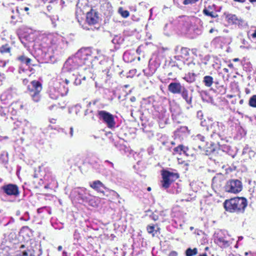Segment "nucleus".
Returning a JSON list of instances; mask_svg holds the SVG:
<instances>
[{"label":"nucleus","mask_w":256,"mask_h":256,"mask_svg":"<svg viewBox=\"0 0 256 256\" xmlns=\"http://www.w3.org/2000/svg\"><path fill=\"white\" fill-rule=\"evenodd\" d=\"M247 204L246 199L243 197L227 200L224 203L226 210L230 212H243Z\"/></svg>","instance_id":"1"},{"label":"nucleus","mask_w":256,"mask_h":256,"mask_svg":"<svg viewBox=\"0 0 256 256\" xmlns=\"http://www.w3.org/2000/svg\"><path fill=\"white\" fill-rule=\"evenodd\" d=\"M28 88L33 100L35 102H39L40 98V93L42 90L40 83L38 81H32L31 86H28Z\"/></svg>","instance_id":"2"},{"label":"nucleus","mask_w":256,"mask_h":256,"mask_svg":"<svg viewBox=\"0 0 256 256\" xmlns=\"http://www.w3.org/2000/svg\"><path fill=\"white\" fill-rule=\"evenodd\" d=\"M84 64V61L77 55L69 58L64 63V67L68 70H72Z\"/></svg>","instance_id":"3"},{"label":"nucleus","mask_w":256,"mask_h":256,"mask_svg":"<svg viewBox=\"0 0 256 256\" xmlns=\"http://www.w3.org/2000/svg\"><path fill=\"white\" fill-rule=\"evenodd\" d=\"M162 186L164 188L166 189L169 188L172 182L178 178V175L168 171H164L162 173Z\"/></svg>","instance_id":"4"},{"label":"nucleus","mask_w":256,"mask_h":256,"mask_svg":"<svg viewBox=\"0 0 256 256\" xmlns=\"http://www.w3.org/2000/svg\"><path fill=\"white\" fill-rule=\"evenodd\" d=\"M224 189L225 190L228 192L234 194L238 193L242 190V182L238 180H228L224 186Z\"/></svg>","instance_id":"5"},{"label":"nucleus","mask_w":256,"mask_h":256,"mask_svg":"<svg viewBox=\"0 0 256 256\" xmlns=\"http://www.w3.org/2000/svg\"><path fill=\"white\" fill-rule=\"evenodd\" d=\"M100 118L106 122L109 128H112L114 126L115 122L113 116L110 113L104 110H100L98 112Z\"/></svg>","instance_id":"6"},{"label":"nucleus","mask_w":256,"mask_h":256,"mask_svg":"<svg viewBox=\"0 0 256 256\" xmlns=\"http://www.w3.org/2000/svg\"><path fill=\"white\" fill-rule=\"evenodd\" d=\"M215 242L220 246L228 247L230 242L226 240L224 232L220 230L214 234Z\"/></svg>","instance_id":"7"},{"label":"nucleus","mask_w":256,"mask_h":256,"mask_svg":"<svg viewBox=\"0 0 256 256\" xmlns=\"http://www.w3.org/2000/svg\"><path fill=\"white\" fill-rule=\"evenodd\" d=\"M2 189L8 195L18 196L19 194L18 187L13 184H8L2 187Z\"/></svg>","instance_id":"8"},{"label":"nucleus","mask_w":256,"mask_h":256,"mask_svg":"<svg viewBox=\"0 0 256 256\" xmlns=\"http://www.w3.org/2000/svg\"><path fill=\"white\" fill-rule=\"evenodd\" d=\"M224 126L219 122H214L211 125L210 128L214 134H218L219 136L224 130Z\"/></svg>","instance_id":"9"},{"label":"nucleus","mask_w":256,"mask_h":256,"mask_svg":"<svg viewBox=\"0 0 256 256\" xmlns=\"http://www.w3.org/2000/svg\"><path fill=\"white\" fill-rule=\"evenodd\" d=\"M184 88L180 83L172 82L168 85V90L172 94H180Z\"/></svg>","instance_id":"10"},{"label":"nucleus","mask_w":256,"mask_h":256,"mask_svg":"<svg viewBox=\"0 0 256 256\" xmlns=\"http://www.w3.org/2000/svg\"><path fill=\"white\" fill-rule=\"evenodd\" d=\"M86 21L90 25L96 24L98 22V16L95 12H90L86 14Z\"/></svg>","instance_id":"11"},{"label":"nucleus","mask_w":256,"mask_h":256,"mask_svg":"<svg viewBox=\"0 0 256 256\" xmlns=\"http://www.w3.org/2000/svg\"><path fill=\"white\" fill-rule=\"evenodd\" d=\"M90 186L93 189L96 190L98 192H102L104 194V192L102 190V188L106 189L104 184L100 180H96L93 182Z\"/></svg>","instance_id":"12"},{"label":"nucleus","mask_w":256,"mask_h":256,"mask_svg":"<svg viewBox=\"0 0 256 256\" xmlns=\"http://www.w3.org/2000/svg\"><path fill=\"white\" fill-rule=\"evenodd\" d=\"M180 94H181L182 96L188 104H192V96H189L188 90L185 88L182 89Z\"/></svg>","instance_id":"13"},{"label":"nucleus","mask_w":256,"mask_h":256,"mask_svg":"<svg viewBox=\"0 0 256 256\" xmlns=\"http://www.w3.org/2000/svg\"><path fill=\"white\" fill-rule=\"evenodd\" d=\"M188 150V148L187 147H185L182 145H179L178 146L174 148V154H181L182 152L186 154Z\"/></svg>","instance_id":"14"},{"label":"nucleus","mask_w":256,"mask_h":256,"mask_svg":"<svg viewBox=\"0 0 256 256\" xmlns=\"http://www.w3.org/2000/svg\"><path fill=\"white\" fill-rule=\"evenodd\" d=\"M204 137L200 134H198L194 138V142L198 144V146L199 148L201 149L202 145L198 144V142L200 141L201 142H204Z\"/></svg>","instance_id":"15"},{"label":"nucleus","mask_w":256,"mask_h":256,"mask_svg":"<svg viewBox=\"0 0 256 256\" xmlns=\"http://www.w3.org/2000/svg\"><path fill=\"white\" fill-rule=\"evenodd\" d=\"M206 86L210 87L213 84V78L208 76H205L203 80Z\"/></svg>","instance_id":"16"},{"label":"nucleus","mask_w":256,"mask_h":256,"mask_svg":"<svg viewBox=\"0 0 256 256\" xmlns=\"http://www.w3.org/2000/svg\"><path fill=\"white\" fill-rule=\"evenodd\" d=\"M197 253L198 250L196 248H194V249L188 248L186 252V256H193L196 254Z\"/></svg>","instance_id":"17"},{"label":"nucleus","mask_w":256,"mask_h":256,"mask_svg":"<svg viewBox=\"0 0 256 256\" xmlns=\"http://www.w3.org/2000/svg\"><path fill=\"white\" fill-rule=\"evenodd\" d=\"M226 18L229 21L232 22V23L236 24L238 21V17L234 14H228L226 16Z\"/></svg>","instance_id":"18"},{"label":"nucleus","mask_w":256,"mask_h":256,"mask_svg":"<svg viewBox=\"0 0 256 256\" xmlns=\"http://www.w3.org/2000/svg\"><path fill=\"white\" fill-rule=\"evenodd\" d=\"M48 38L50 39V44L52 45H55L58 42V36H54L50 35L49 36Z\"/></svg>","instance_id":"19"},{"label":"nucleus","mask_w":256,"mask_h":256,"mask_svg":"<svg viewBox=\"0 0 256 256\" xmlns=\"http://www.w3.org/2000/svg\"><path fill=\"white\" fill-rule=\"evenodd\" d=\"M118 12L121 14V16L124 18L128 17L130 15L129 12L126 10H124L122 8H119Z\"/></svg>","instance_id":"20"},{"label":"nucleus","mask_w":256,"mask_h":256,"mask_svg":"<svg viewBox=\"0 0 256 256\" xmlns=\"http://www.w3.org/2000/svg\"><path fill=\"white\" fill-rule=\"evenodd\" d=\"M249 104L252 107L256 108V95H254L250 98L249 100Z\"/></svg>","instance_id":"21"},{"label":"nucleus","mask_w":256,"mask_h":256,"mask_svg":"<svg viewBox=\"0 0 256 256\" xmlns=\"http://www.w3.org/2000/svg\"><path fill=\"white\" fill-rule=\"evenodd\" d=\"M10 48L7 44L2 46L0 48V52L2 53L10 52Z\"/></svg>","instance_id":"22"},{"label":"nucleus","mask_w":256,"mask_h":256,"mask_svg":"<svg viewBox=\"0 0 256 256\" xmlns=\"http://www.w3.org/2000/svg\"><path fill=\"white\" fill-rule=\"evenodd\" d=\"M203 12L204 14L210 16L212 18H214L216 17V16L214 15V13L212 12H210L208 10L205 8L203 10Z\"/></svg>","instance_id":"23"},{"label":"nucleus","mask_w":256,"mask_h":256,"mask_svg":"<svg viewBox=\"0 0 256 256\" xmlns=\"http://www.w3.org/2000/svg\"><path fill=\"white\" fill-rule=\"evenodd\" d=\"M24 10L25 11H28L29 10V8L28 7H24V8H17L16 9V12L18 14H20Z\"/></svg>","instance_id":"24"},{"label":"nucleus","mask_w":256,"mask_h":256,"mask_svg":"<svg viewBox=\"0 0 256 256\" xmlns=\"http://www.w3.org/2000/svg\"><path fill=\"white\" fill-rule=\"evenodd\" d=\"M198 0H184V4H190L195 2H196L198 1Z\"/></svg>","instance_id":"25"},{"label":"nucleus","mask_w":256,"mask_h":256,"mask_svg":"<svg viewBox=\"0 0 256 256\" xmlns=\"http://www.w3.org/2000/svg\"><path fill=\"white\" fill-rule=\"evenodd\" d=\"M147 230L148 233L152 234L154 230V227L153 226H148L147 227Z\"/></svg>","instance_id":"26"},{"label":"nucleus","mask_w":256,"mask_h":256,"mask_svg":"<svg viewBox=\"0 0 256 256\" xmlns=\"http://www.w3.org/2000/svg\"><path fill=\"white\" fill-rule=\"evenodd\" d=\"M26 56H22L18 57V59L22 62L24 63V61H26Z\"/></svg>","instance_id":"27"},{"label":"nucleus","mask_w":256,"mask_h":256,"mask_svg":"<svg viewBox=\"0 0 256 256\" xmlns=\"http://www.w3.org/2000/svg\"><path fill=\"white\" fill-rule=\"evenodd\" d=\"M151 218L155 221L158 220V216L154 214L151 216Z\"/></svg>","instance_id":"28"},{"label":"nucleus","mask_w":256,"mask_h":256,"mask_svg":"<svg viewBox=\"0 0 256 256\" xmlns=\"http://www.w3.org/2000/svg\"><path fill=\"white\" fill-rule=\"evenodd\" d=\"M178 256V254L175 251H172L169 254V256Z\"/></svg>","instance_id":"29"},{"label":"nucleus","mask_w":256,"mask_h":256,"mask_svg":"<svg viewBox=\"0 0 256 256\" xmlns=\"http://www.w3.org/2000/svg\"><path fill=\"white\" fill-rule=\"evenodd\" d=\"M31 62V60L30 58H26V61H24V64L27 65H28Z\"/></svg>","instance_id":"30"},{"label":"nucleus","mask_w":256,"mask_h":256,"mask_svg":"<svg viewBox=\"0 0 256 256\" xmlns=\"http://www.w3.org/2000/svg\"><path fill=\"white\" fill-rule=\"evenodd\" d=\"M16 14H12V16H11V18H12V20H14V19H16V17L17 16H18V15L19 14H18L16 12Z\"/></svg>","instance_id":"31"},{"label":"nucleus","mask_w":256,"mask_h":256,"mask_svg":"<svg viewBox=\"0 0 256 256\" xmlns=\"http://www.w3.org/2000/svg\"><path fill=\"white\" fill-rule=\"evenodd\" d=\"M73 132H74L73 128L72 127H71L70 128V135L71 137H72L73 136Z\"/></svg>","instance_id":"32"},{"label":"nucleus","mask_w":256,"mask_h":256,"mask_svg":"<svg viewBox=\"0 0 256 256\" xmlns=\"http://www.w3.org/2000/svg\"><path fill=\"white\" fill-rule=\"evenodd\" d=\"M252 37L254 38H256V30H254V33L252 34Z\"/></svg>","instance_id":"33"},{"label":"nucleus","mask_w":256,"mask_h":256,"mask_svg":"<svg viewBox=\"0 0 256 256\" xmlns=\"http://www.w3.org/2000/svg\"><path fill=\"white\" fill-rule=\"evenodd\" d=\"M216 180V177H214V178H212V184H214Z\"/></svg>","instance_id":"34"},{"label":"nucleus","mask_w":256,"mask_h":256,"mask_svg":"<svg viewBox=\"0 0 256 256\" xmlns=\"http://www.w3.org/2000/svg\"><path fill=\"white\" fill-rule=\"evenodd\" d=\"M236 2H244L246 0H234Z\"/></svg>","instance_id":"35"},{"label":"nucleus","mask_w":256,"mask_h":256,"mask_svg":"<svg viewBox=\"0 0 256 256\" xmlns=\"http://www.w3.org/2000/svg\"><path fill=\"white\" fill-rule=\"evenodd\" d=\"M214 30H214V29L212 28H211V29L210 30L209 32H210V33L212 34V33Z\"/></svg>","instance_id":"36"},{"label":"nucleus","mask_w":256,"mask_h":256,"mask_svg":"<svg viewBox=\"0 0 256 256\" xmlns=\"http://www.w3.org/2000/svg\"><path fill=\"white\" fill-rule=\"evenodd\" d=\"M58 251H60L62 250V246H58Z\"/></svg>","instance_id":"37"},{"label":"nucleus","mask_w":256,"mask_h":256,"mask_svg":"<svg viewBox=\"0 0 256 256\" xmlns=\"http://www.w3.org/2000/svg\"><path fill=\"white\" fill-rule=\"evenodd\" d=\"M23 256H28V253L26 252H23Z\"/></svg>","instance_id":"38"},{"label":"nucleus","mask_w":256,"mask_h":256,"mask_svg":"<svg viewBox=\"0 0 256 256\" xmlns=\"http://www.w3.org/2000/svg\"><path fill=\"white\" fill-rule=\"evenodd\" d=\"M112 192H114L116 194V196L118 198L120 197V195H119L118 193H116V192H114V191L112 190Z\"/></svg>","instance_id":"39"},{"label":"nucleus","mask_w":256,"mask_h":256,"mask_svg":"<svg viewBox=\"0 0 256 256\" xmlns=\"http://www.w3.org/2000/svg\"><path fill=\"white\" fill-rule=\"evenodd\" d=\"M239 60V59L238 58H236L234 59V62H238Z\"/></svg>","instance_id":"40"},{"label":"nucleus","mask_w":256,"mask_h":256,"mask_svg":"<svg viewBox=\"0 0 256 256\" xmlns=\"http://www.w3.org/2000/svg\"><path fill=\"white\" fill-rule=\"evenodd\" d=\"M65 82H66V83L68 84L69 83V82H69V80H68L66 79V80H65Z\"/></svg>","instance_id":"41"},{"label":"nucleus","mask_w":256,"mask_h":256,"mask_svg":"<svg viewBox=\"0 0 256 256\" xmlns=\"http://www.w3.org/2000/svg\"><path fill=\"white\" fill-rule=\"evenodd\" d=\"M198 256H208L206 254H200Z\"/></svg>","instance_id":"42"},{"label":"nucleus","mask_w":256,"mask_h":256,"mask_svg":"<svg viewBox=\"0 0 256 256\" xmlns=\"http://www.w3.org/2000/svg\"><path fill=\"white\" fill-rule=\"evenodd\" d=\"M250 2H256V0H249Z\"/></svg>","instance_id":"43"},{"label":"nucleus","mask_w":256,"mask_h":256,"mask_svg":"<svg viewBox=\"0 0 256 256\" xmlns=\"http://www.w3.org/2000/svg\"><path fill=\"white\" fill-rule=\"evenodd\" d=\"M147 190H148V191H150V190H151V188L150 187H148Z\"/></svg>","instance_id":"44"},{"label":"nucleus","mask_w":256,"mask_h":256,"mask_svg":"<svg viewBox=\"0 0 256 256\" xmlns=\"http://www.w3.org/2000/svg\"><path fill=\"white\" fill-rule=\"evenodd\" d=\"M68 88H66V91L65 92V94H66L68 93Z\"/></svg>","instance_id":"45"},{"label":"nucleus","mask_w":256,"mask_h":256,"mask_svg":"<svg viewBox=\"0 0 256 256\" xmlns=\"http://www.w3.org/2000/svg\"><path fill=\"white\" fill-rule=\"evenodd\" d=\"M134 100H135V98H131V100H132V101Z\"/></svg>","instance_id":"46"},{"label":"nucleus","mask_w":256,"mask_h":256,"mask_svg":"<svg viewBox=\"0 0 256 256\" xmlns=\"http://www.w3.org/2000/svg\"><path fill=\"white\" fill-rule=\"evenodd\" d=\"M20 108H23V105H22V104H20Z\"/></svg>","instance_id":"47"},{"label":"nucleus","mask_w":256,"mask_h":256,"mask_svg":"<svg viewBox=\"0 0 256 256\" xmlns=\"http://www.w3.org/2000/svg\"><path fill=\"white\" fill-rule=\"evenodd\" d=\"M66 254V252H63V254H64V255Z\"/></svg>","instance_id":"48"},{"label":"nucleus","mask_w":256,"mask_h":256,"mask_svg":"<svg viewBox=\"0 0 256 256\" xmlns=\"http://www.w3.org/2000/svg\"><path fill=\"white\" fill-rule=\"evenodd\" d=\"M93 136L94 138H97V137H96V136Z\"/></svg>","instance_id":"49"},{"label":"nucleus","mask_w":256,"mask_h":256,"mask_svg":"<svg viewBox=\"0 0 256 256\" xmlns=\"http://www.w3.org/2000/svg\"><path fill=\"white\" fill-rule=\"evenodd\" d=\"M244 254H245L246 256V255H248V252H246Z\"/></svg>","instance_id":"50"},{"label":"nucleus","mask_w":256,"mask_h":256,"mask_svg":"<svg viewBox=\"0 0 256 256\" xmlns=\"http://www.w3.org/2000/svg\"><path fill=\"white\" fill-rule=\"evenodd\" d=\"M193 228H193V227H190V230H193Z\"/></svg>","instance_id":"51"},{"label":"nucleus","mask_w":256,"mask_h":256,"mask_svg":"<svg viewBox=\"0 0 256 256\" xmlns=\"http://www.w3.org/2000/svg\"><path fill=\"white\" fill-rule=\"evenodd\" d=\"M61 2H62V3H63V4H64V0H61Z\"/></svg>","instance_id":"52"},{"label":"nucleus","mask_w":256,"mask_h":256,"mask_svg":"<svg viewBox=\"0 0 256 256\" xmlns=\"http://www.w3.org/2000/svg\"><path fill=\"white\" fill-rule=\"evenodd\" d=\"M24 122H25L26 124H27V123H28V121H26V120H24Z\"/></svg>","instance_id":"53"},{"label":"nucleus","mask_w":256,"mask_h":256,"mask_svg":"<svg viewBox=\"0 0 256 256\" xmlns=\"http://www.w3.org/2000/svg\"><path fill=\"white\" fill-rule=\"evenodd\" d=\"M12 12L14 14V10H12Z\"/></svg>","instance_id":"54"},{"label":"nucleus","mask_w":256,"mask_h":256,"mask_svg":"<svg viewBox=\"0 0 256 256\" xmlns=\"http://www.w3.org/2000/svg\"><path fill=\"white\" fill-rule=\"evenodd\" d=\"M242 237H241V238H239V240H242Z\"/></svg>","instance_id":"55"},{"label":"nucleus","mask_w":256,"mask_h":256,"mask_svg":"<svg viewBox=\"0 0 256 256\" xmlns=\"http://www.w3.org/2000/svg\"><path fill=\"white\" fill-rule=\"evenodd\" d=\"M21 247H22V248H24V245H22V246H21Z\"/></svg>","instance_id":"56"},{"label":"nucleus","mask_w":256,"mask_h":256,"mask_svg":"<svg viewBox=\"0 0 256 256\" xmlns=\"http://www.w3.org/2000/svg\"><path fill=\"white\" fill-rule=\"evenodd\" d=\"M72 0H67L68 2H70Z\"/></svg>","instance_id":"57"},{"label":"nucleus","mask_w":256,"mask_h":256,"mask_svg":"<svg viewBox=\"0 0 256 256\" xmlns=\"http://www.w3.org/2000/svg\"><path fill=\"white\" fill-rule=\"evenodd\" d=\"M85 78H86L84 76V78H83V79H84V80H85Z\"/></svg>","instance_id":"58"}]
</instances>
